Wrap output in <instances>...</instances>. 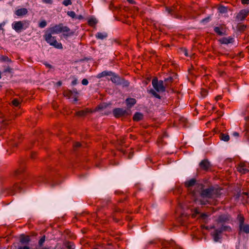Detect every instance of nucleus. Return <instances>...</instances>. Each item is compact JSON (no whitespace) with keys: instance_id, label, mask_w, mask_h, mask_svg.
Here are the masks:
<instances>
[{"instance_id":"nucleus-1","label":"nucleus","mask_w":249,"mask_h":249,"mask_svg":"<svg viewBox=\"0 0 249 249\" xmlns=\"http://www.w3.org/2000/svg\"><path fill=\"white\" fill-rule=\"evenodd\" d=\"M197 191L199 192L201 197L208 199L217 197L220 192L217 188L212 185H210L207 188H204V185L203 184H197Z\"/></svg>"},{"instance_id":"nucleus-2","label":"nucleus","mask_w":249,"mask_h":249,"mask_svg":"<svg viewBox=\"0 0 249 249\" xmlns=\"http://www.w3.org/2000/svg\"><path fill=\"white\" fill-rule=\"evenodd\" d=\"M236 220L238 225V234H249V223H245V218L244 215L241 213L238 214L237 216Z\"/></svg>"},{"instance_id":"nucleus-3","label":"nucleus","mask_w":249,"mask_h":249,"mask_svg":"<svg viewBox=\"0 0 249 249\" xmlns=\"http://www.w3.org/2000/svg\"><path fill=\"white\" fill-rule=\"evenodd\" d=\"M212 229H214V231L212 232V235L213 237V239L215 242H218L221 238L220 235L223 232L227 231L230 232L231 231V228L229 226H222L217 229H215L214 226L211 227Z\"/></svg>"},{"instance_id":"nucleus-4","label":"nucleus","mask_w":249,"mask_h":249,"mask_svg":"<svg viewBox=\"0 0 249 249\" xmlns=\"http://www.w3.org/2000/svg\"><path fill=\"white\" fill-rule=\"evenodd\" d=\"M70 29L68 26H63V23L56 24L53 27H50L46 32H49L53 35L58 34L62 32H69Z\"/></svg>"},{"instance_id":"nucleus-5","label":"nucleus","mask_w":249,"mask_h":249,"mask_svg":"<svg viewBox=\"0 0 249 249\" xmlns=\"http://www.w3.org/2000/svg\"><path fill=\"white\" fill-rule=\"evenodd\" d=\"M23 184L21 183H16L11 188H6L2 190V193L3 195H14L17 192L21 193L22 192Z\"/></svg>"},{"instance_id":"nucleus-6","label":"nucleus","mask_w":249,"mask_h":249,"mask_svg":"<svg viewBox=\"0 0 249 249\" xmlns=\"http://www.w3.org/2000/svg\"><path fill=\"white\" fill-rule=\"evenodd\" d=\"M111 76L112 77L110 78V80L116 85H121L123 88H126L129 86V82L127 80L120 77L114 72H113V74H111Z\"/></svg>"},{"instance_id":"nucleus-7","label":"nucleus","mask_w":249,"mask_h":249,"mask_svg":"<svg viewBox=\"0 0 249 249\" xmlns=\"http://www.w3.org/2000/svg\"><path fill=\"white\" fill-rule=\"evenodd\" d=\"M152 84L154 88L158 92H164L165 90V86L164 85L162 80L158 81L157 77H155L152 79Z\"/></svg>"},{"instance_id":"nucleus-8","label":"nucleus","mask_w":249,"mask_h":249,"mask_svg":"<svg viewBox=\"0 0 249 249\" xmlns=\"http://www.w3.org/2000/svg\"><path fill=\"white\" fill-rule=\"evenodd\" d=\"M199 166L201 170L208 172L212 170L213 165L208 159L202 160L199 163Z\"/></svg>"},{"instance_id":"nucleus-9","label":"nucleus","mask_w":249,"mask_h":249,"mask_svg":"<svg viewBox=\"0 0 249 249\" xmlns=\"http://www.w3.org/2000/svg\"><path fill=\"white\" fill-rule=\"evenodd\" d=\"M112 113L117 118L129 115L128 111L123 108H115L113 110Z\"/></svg>"},{"instance_id":"nucleus-10","label":"nucleus","mask_w":249,"mask_h":249,"mask_svg":"<svg viewBox=\"0 0 249 249\" xmlns=\"http://www.w3.org/2000/svg\"><path fill=\"white\" fill-rule=\"evenodd\" d=\"M199 184L198 183H196V180L193 178L189 180H187L185 182L184 185L186 188H189L190 187H192L193 186H196V190H194L192 191V194L193 196H196V192L197 191V184Z\"/></svg>"},{"instance_id":"nucleus-11","label":"nucleus","mask_w":249,"mask_h":249,"mask_svg":"<svg viewBox=\"0 0 249 249\" xmlns=\"http://www.w3.org/2000/svg\"><path fill=\"white\" fill-rule=\"evenodd\" d=\"M231 218V216L230 214L226 213V214H223L219 215L217 219H216V222L218 223H225L226 222H229Z\"/></svg>"},{"instance_id":"nucleus-12","label":"nucleus","mask_w":249,"mask_h":249,"mask_svg":"<svg viewBox=\"0 0 249 249\" xmlns=\"http://www.w3.org/2000/svg\"><path fill=\"white\" fill-rule=\"evenodd\" d=\"M214 32L219 36L226 35V27L224 25H220L219 26L214 27L213 29Z\"/></svg>"},{"instance_id":"nucleus-13","label":"nucleus","mask_w":249,"mask_h":249,"mask_svg":"<svg viewBox=\"0 0 249 249\" xmlns=\"http://www.w3.org/2000/svg\"><path fill=\"white\" fill-rule=\"evenodd\" d=\"M13 29L17 32H20L23 29V23L22 21H16L13 24Z\"/></svg>"},{"instance_id":"nucleus-14","label":"nucleus","mask_w":249,"mask_h":249,"mask_svg":"<svg viewBox=\"0 0 249 249\" xmlns=\"http://www.w3.org/2000/svg\"><path fill=\"white\" fill-rule=\"evenodd\" d=\"M49 32H46L43 36L44 39L49 44L50 42H53L56 39V37L53 36Z\"/></svg>"},{"instance_id":"nucleus-15","label":"nucleus","mask_w":249,"mask_h":249,"mask_svg":"<svg viewBox=\"0 0 249 249\" xmlns=\"http://www.w3.org/2000/svg\"><path fill=\"white\" fill-rule=\"evenodd\" d=\"M248 11L245 10H242L240 11V12L237 15L236 18L239 21H242L245 19L246 17L248 15Z\"/></svg>"},{"instance_id":"nucleus-16","label":"nucleus","mask_w":249,"mask_h":249,"mask_svg":"<svg viewBox=\"0 0 249 249\" xmlns=\"http://www.w3.org/2000/svg\"><path fill=\"white\" fill-rule=\"evenodd\" d=\"M219 41L221 44H228L233 43L234 42V38L231 37H223L220 39Z\"/></svg>"},{"instance_id":"nucleus-17","label":"nucleus","mask_w":249,"mask_h":249,"mask_svg":"<svg viewBox=\"0 0 249 249\" xmlns=\"http://www.w3.org/2000/svg\"><path fill=\"white\" fill-rule=\"evenodd\" d=\"M28 13V10L26 8H22L18 9L15 11V14L18 17L26 15Z\"/></svg>"},{"instance_id":"nucleus-18","label":"nucleus","mask_w":249,"mask_h":249,"mask_svg":"<svg viewBox=\"0 0 249 249\" xmlns=\"http://www.w3.org/2000/svg\"><path fill=\"white\" fill-rule=\"evenodd\" d=\"M237 170L241 174H246L249 171V170L245 167V165L243 163H240L237 167Z\"/></svg>"},{"instance_id":"nucleus-19","label":"nucleus","mask_w":249,"mask_h":249,"mask_svg":"<svg viewBox=\"0 0 249 249\" xmlns=\"http://www.w3.org/2000/svg\"><path fill=\"white\" fill-rule=\"evenodd\" d=\"M111 74H113L112 71H105L97 74L96 77L99 79L106 76H111Z\"/></svg>"},{"instance_id":"nucleus-20","label":"nucleus","mask_w":249,"mask_h":249,"mask_svg":"<svg viewBox=\"0 0 249 249\" xmlns=\"http://www.w3.org/2000/svg\"><path fill=\"white\" fill-rule=\"evenodd\" d=\"M108 36V34L107 33H106V32H103V33H101V32H98L96 35H95V37L98 39H101V40H103L106 38H107Z\"/></svg>"},{"instance_id":"nucleus-21","label":"nucleus","mask_w":249,"mask_h":249,"mask_svg":"<svg viewBox=\"0 0 249 249\" xmlns=\"http://www.w3.org/2000/svg\"><path fill=\"white\" fill-rule=\"evenodd\" d=\"M143 115L142 113L137 112L133 116V119L134 121H139L143 118Z\"/></svg>"},{"instance_id":"nucleus-22","label":"nucleus","mask_w":249,"mask_h":249,"mask_svg":"<svg viewBox=\"0 0 249 249\" xmlns=\"http://www.w3.org/2000/svg\"><path fill=\"white\" fill-rule=\"evenodd\" d=\"M50 45L58 49H63L62 44L61 43L58 42L56 39L53 42H50Z\"/></svg>"},{"instance_id":"nucleus-23","label":"nucleus","mask_w":249,"mask_h":249,"mask_svg":"<svg viewBox=\"0 0 249 249\" xmlns=\"http://www.w3.org/2000/svg\"><path fill=\"white\" fill-rule=\"evenodd\" d=\"M89 112H90V111L88 109H86L85 110H81L76 112V115L80 117H84Z\"/></svg>"},{"instance_id":"nucleus-24","label":"nucleus","mask_w":249,"mask_h":249,"mask_svg":"<svg viewBox=\"0 0 249 249\" xmlns=\"http://www.w3.org/2000/svg\"><path fill=\"white\" fill-rule=\"evenodd\" d=\"M173 82V78L171 76H169L168 78L165 79L164 80V85L165 87L169 88L171 85L172 82Z\"/></svg>"},{"instance_id":"nucleus-25","label":"nucleus","mask_w":249,"mask_h":249,"mask_svg":"<svg viewBox=\"0 0 249 249\" xmlns=\"http://www.w3.org/2000/svg\"><path fill=\"white\" fill-rule=\"evenodd\" d=\"M30 241L29 236L21 235L20 238V242L21 244L28 243Z\"/></svg>"},{"instance_id":"nucleus-26","label":"nucleus","mask_w":249,"mask_h":249,"mask_svg":"<svg viewBox=\"0 0 249 249\" xmlns=\"http://www.w3.org/2000/svg\"><path fill=\"white\" fill-rule=\"evenodd\" d=\"M126 103L127 106L131 107L136 103V100L134 98H128L126 100Z\"/></svg>"},{"instance_id":"nucleus-27","label":"nucleus","mask_w":249,"mask_h":249,"mask_svg":"<svg viewBox=\"0 0 249 249\" xmlns=\"http://www.w3.org/2000/svg\"><path fill=\"white\" fill-rule=\"evenodd\" d=\"M63 94L64 96L67 97L68 98H73L72 96L73 94L72 90L69 89L66 90L64 91Z\"/></svg>"},{"instance_id":"nucleus-28","label":"nucleus","mask_w":249,"mask_h":249,"mask_svg":"<svg viewBox=\"0 0 249 249\" xmlns=\"http://www.w3.org/2000/svg\"><path fill=\"white\" fill-rule=\"evenodd\" d=\"M0 61L1 62H12L11 59L5 55H0Z\"/></svg>"},{"instance_id":"nucleus-29","label":"nucleus","mask_w":249,"mask_h":249,"mask_svg":"<svg viewBox=\"0 0 249 249\" xmlns=\"http://www.w3.org/2000/svg\"><path fill=\"white\" fill-rule=\"evenodd\" d=\"M247 28V26L241 23L238 24L237 29L238 31L241 32H244Z\"/></svg>"},{"instance_id":"nucleus-30","label":"nucleus","mask_w":249,"mask_h":249,"mask_svg":"<svg viewBox=\"0 0 249 249\" xmlns=\"http://www.w3.org/2000/svg\"><path fill=\"white\" fill-rule=\"evenodd\" d=\"M221 139L225 142H228L230 140V136L228 134L222 133L220 135Z\"/></svg>"},{"instance_id":"nucleus-31","label":"nucleus","mask_w":249,"mask_h":249,"mask_svg":"<svg viewBox=\"0 0 249 249\" xmlns=\"http://www.w3.org/2000/svg\"><path fill=\"white\" fill-rule=\"evenodd\" d=\"M97 23V20L96 18H91L88 20V24L91 26L95 25Z\"/></svg>"},{"instance_id":"nucleus-32","label":"nucleus","mask_w":249,"mask_h":249,"mask_svg":"<svg viewBox=\"0 0 249 249\" xmlns=\"http://www.w3.org/2000/svg\"><path fill=\"white\" fill-rule=\"evenodd\" d=\"M24 169L23 167H21L20 169L16 171L15 173V175L16 176H20L24 172Z\"/></svg>"},{"instance_id":"nucleus-33","label":"nucleus","mask_w":249,"mask_h":249,"mask_svg":"<svg viewBox=\"0 0 249 249\" xmlns=\"http://www.w3.org/2000/svg\"><path fill=\"white\" fill-rule=\"evenodd\" d=\"M166 247H173V248H176L177 245L174 241H168L165 244Z\"/></svg>"},{"instance_id":"nucleus-34","label":"nucleus","mask_w":249,"mask_h":249,"mask_svg":"<svg viewBox=\"0 0 249 249\" xmlns=\"http://www.w3.org/2000/svg\"><path fill=\"white\" fill-rule=\"evenodd\" d=\"M218 10L220 13H226L227 12V8L224 6H219Z\"/></svg>"},{"instance_id":"nucleus-35","label":"nucleus","mask_w":249,"mask_h":249,"mask_svg":"<svg viewBox=\"0 0 249 249\" xmlns=\"http://www.w3.org/2000/svg\"><path fill=\"white\" fill-rule=\"evenodd\" d=\"M149 92L151 93L155 97L158 99H160V96L159 94H158L155 90L151 89L149 90Z\"/></svg>"},{"instance_id":"nucleus-36","label":"nucleus","mask_w":249,"mask_h":249,"mask_svg":"<svg viewBox=\"0 0 249 249\" xmlns=\"http://www.w3.org/2000/svg\"><path fill=\"white\" fill-rule=\"evenodd\" d=\"M47 25V22L46 20H43L39 23V27L41 28H43Z\"/></svg>"},{"instance_id":"nucleus-37","label":"nucleus","mask_w":249,"mask_h":249,"mask_svg":"<svg viewBox=\"0 0 249 249\" xmlns=\"http://www.w3.org/2000/svg\"><path fill=\"white\" fill-rule=\"evenodd\" d=\"M67 15L72 18H75L76 17V15L75 12L73 11H68L67 12Z\"/></svg>"},{"instance_id":"nucleus-38","label":"nucleus","mask_w":249,"mask_h":249,"mask_svg":"<svg viewBox=\"0 0 249 249\" xmlns=\"http://www.w3.org/2000/svg\"><path fill=\"white\" fill-rule=\"evenodd\" d=\"M19 101L18 99H14L12 101V104L15 107H18L19 105Z\"/></svg>"},{"instance_id":"nucleus-39","label":"nucleus","mask_w":249,"mask_h":249,"mask_svg":"<svg viewBox=\"0 0 249 249\" xmlns=\"http://www.w3.org/2000/svg\"><path fill=\"white\" fill-rule=\"evenodd\" d=\"M37 181L46 182L47 181V177L41 176L38 178Z\"/></svg>"},{"instance_id":"nucleus-40","label":"nucleus","mask_w":249,"mask_h":249,"mask_svg":"<svg viewBox=\"0 0 249 249\" xmlns=\"http://www.w3.org/2000/svg\"><path fill=\"white\" fill-rule=\"evenodd\" d=\"M45 236L44 235L39 240V242H38L39 246L40 247L42 246L43 243L45 242Z\"/></svg>"},{"instance_id":"nucleus-41","label":"nucleus","mask_w":249,"mask_h":249,"mask_svg":"<svg viewBox=\"0 0 249 249\" xmlns=\"http://www.w3.org/2000/svg\"><path fill=\"white\" fill-rule=\"evenodd\" d=\"M62 3L65 6H67L69 5H71L72 4V2L71 1V0H64L63 1Z\"/></svg>"},{"instance_id":"nucleus-42","label":"nucleus","mask_w":249,"mask_h":249,"mask_svg":"<svg viewBox=\"0 0 249 249\" xmlns=\"http://www.w3.org/2000/svg\"><path fill=\"white\" fill-rule=\"evenodd\" d=\"M109 8L110 10H114L117 9V7L114 5V4L112 2H111L109 5Z\"/></svg>"},{"instance_id":"nucleus-43","label":"nucleus","mask_w":249,"mask_h":249,"mask_svg":"<svg viewBox=\"0 0 249 249\" xmlns=\"http://www.w3.org/2000/svg\"><path fill=\"white\" fill-rule=\"evenodd\" d=\"M81 146V144L79 143V142H76L73 144V147L74 150L76 149L77 147H80Z\"/></svg>"},{"instance_id":"nucleus-44","label":"nucleus","mask_w":249,"mask_h":249,"mask_svg":"<svg viewBox=\"0 0 249 249\" xmlns=\"http://www.w3.org/2000/svg\"><path fill=\"white\" fill-rule=\"evenodd\" d=\"M81 83L82 85L86 86L89 84V81L87 79L85 78L82 80Z\"/></svg>"},{"instance_id":"nucleus-45","label":"nucleus","mask_w":249,"mask_h":249,"mask_svg":"<svg viewBox=\"0 0 249 249\" xmlns=\"http://www.w3.org/2000/svg\"><path fill=\"white\" fill-rule=\"evenodd\" d=\"M201 94L203 97H205L207 94V91L206 89H202L201 91Z\"/></svg>"},{"instance_id":"nucleus-46","label":"nucleus","mask_w":249,"mask_h":249,"mask_svg":"<svg viewBox=\"0 0 249 249\" xmlns=\"http://www.w3.org/2000/svg\"><path fill=\"white\" fill-rule=\"evenodd\" d=\"M12 71V69L10 68L9 67H8L6 69H5L4 71V72H9L11 73Z\"/></svg>"},{"instance_id":"nucleus-47","label":"nucleus","mask_w":249,"mask_h":249,"mask_svg":"<svg viewBox=\"0 0 249 249\" xmlns=\"http://www.w3.org/2000/svg\"><path fill=\"white\" fill-rule=\"evenodd\" d=\"M209 20H210V18L208 17V18H203V19H202L201 21V23L208 22L209 21Z\"/></svg>"},{"instance_id":"nucleus-48","label":"nucleus","mask_w":249,"mask_h":249,"mask_svg":"<svg viewBox=\"0 0 249 249\" xmlns=\"http://www.w3.org/2000/svg\"><path fill=\"white\" fill-rule=\"evenodd\" d=\"M42 2L45 3L52 4L53 3V0H42Z\"/></svg>"},{"instance_id":"nucleus-49","label":"nucleus","mask_w":249,"mask_h":249,"mask_svg":"<svg viewBox=\"0 0 249 249\" xmlns=\"http://www.w3.org/2000/svg\"><path fill=\"white\" fill-rule=\"evenodd\" d=\"M166 10L168 12V13H169L170 14H172L173 9H172L170 8H168V7H166Z\"/></svg>"},{"instance_id":"nucleus-50","label":"nucleus","mask_w":249,"mask_h":249,"mask_svg":"<svg viewBox=\"0 0 249 249\" xmlns=\"http://www.w3.org/2000/svg\"><path fill=\"white\" fill-rule=\"evenodd\" d=\"M84 18V17L82 15H76V17L75 18V19H78L79 20H81Z\"/></svg>"},{"instance_id":"nucleus-51","label":"nucleus","mask_w":249,"mask_h":249,"mask_svg":"<svg viewBox=\"0 0 249 249\" xmlns=\"http://www.w3.org/2000/svg\"><path fill=\"white\" fill-rule=\"evenodd\" d=\"M98 109H102L104 108H106V105H100L98 106Z\"/></svg>"},{"instance_id":"nucleus-52","label":"nucleus","mask_w":249,"mask_h":249,"mask_svg":"<svg viewBox=\"0 0 249 249\" xmlns=\"http://www.w3.org/2000/svg\"><path fill=\"white\" fill-rule=\"evenodd\" d=\"M242 3L244 4H248L249 3V0H241Z\"/></svg>"},{"instance_id":"nucleus-53","label":"nucleus","mask_w":249,"mask_h":249,"mask_svg":"<svg viewBox=\"0 0 249 249\" xmlns=\"http://www.w3.org/2000/svg\"><path fill=\"white\" fill-rule=\"evenodd\" d=\"M182 51L185 56H188L189 55L187 52V50L186 49H183Z\"/></svg>"},{"instance_id":"nucleus-54","label":"nucleus","mask_w":249,"mask_h":249,"mask_svg":"<svg viewBox=\"0 0 249 249\" xmlns=\"http://www.w3.org/2000/svg\"><path fill=\"white\" fill-rule=\"evenodd\" d=\"M44 65H45L47 68H49V69H52V68H53V66H52L51 65H50V64H48V63H44Z\"/></svg>"},{"instance_id":"nucleus-55","label":"nucleus","mask_w":249,"mask_h":249,"mask_svg":"<svg viewBox=\"0 0 249 249\" xmlns=\"http://www.w3.org/2000/svg\"><path fill=\"white\" fill-rule=\"evenodd\" d=\"M18 249H30V248L28 246H24L23 247H19Z\"/></svg>"},{"instance_id":"nucleus-56","label":"nucleus","mask_w":249,"mask_h":249,"mask_svg":"<svg viewBox=\"0 0 249 249\" xmlns=\"http://www.w3.org/2000/svg\"><path fill=\"white\" fill-rule=\"evenodd\" d=\"M208 202V201L207 200L205 201V200H200V204H201V205H206V204L207 203V202Z\"/></svg>"},{"instance_id":"nucleus-57","label":"nucleus","mask_w":249,"mask_h":249,"mask_svg":"<svg viewBox=\"0 0 249 249\" xmlns=\"http://www.w3.org/2000/svg\"><path fill=\"white\" fill-rule=\"evenodd\" d=\"M77 84V79H74V80H73L72 81V82H71V84H72V85H76V84Z\"/></svg>"},{"instance_id":"nucleus-58","label":"nucleus","mask_w":249,"mask_h":249,"mask_svg":"<svg viewBox=\"0 0 249 249\" xmlns=\"http://www.w3.org/2000/svg\"><path fill=\"white\" fill-rule=\"evenodd\" d=\"M67 248L69 249H74V246L73 245H68L67 246Z\"/></svg>"},{"instance_id":"nucleus-59","label":"nucleus","mask_w":249,"mask_h":249,"mask_svg":"<svg viewBox=\"0 0 249 249\" xmlns=\"http://www.w3.org/2000/svg\"><path fill=\"white\" fill-rule=\"evenodd\" d=\"M222 98V96L221 95H217L215 97V99L216 101H218L219 100H220Z\"/></svg>"},{"instance_id":"nucleus-60","label":"nucleus","mask_w":249,"mask_h":249,"mask_svg":"<svg viewBox=\"0 0 249 249\" xmlns=\"http://www.w3.org/2000/svg\"><path fill=\"white\" fill-rule=\"evenodd\" d=\"M233 136L235 137H238L239 136V133L237 132H234L232 134Z\"/></svg>"},{"instance_id":"nucleus-61","label":"nucleus","mask_w":249,"mask_h":249,"mask_svg":"<svg viewBox=\"0 0 249 249\" xmlns=\"http://www.w3.org/2000/svg\"><path fill=\"white\" fill-rule=\"evenodd\" d=\"M133 152H130L129 154V155H128V158L129 159H131L132 157H133Z\"/></svg>"},{"instance_id":"nucleus-62","label":"nucleus","mask_w":249,"mask_h":249,"mask_svg":"<svg viewBox=\"0 0 249 249\" xmlns=\"http://www.w3.org/2000/svg\"><path fill=\"white\" fill-rule=\"evenodd\" d=\"M36 156V153H32L31 154V157L32 159H34Z\"/></svg>"},{"instance_id":"nucleus-63","label":"nucleus","mask_w":249,"mask_h":249,"mask_svg":"<svg viewBox=\"0 0 249 249\" xmlns=\"http://www.w3.org/2000/svg\"><path fill=\"white\" fill-rule=\"evenodd\" d=\"M127 1L131 4H134L135 3L133 0H127Z\"/></svg>"},{"instance_id":"nucleus-64","label":"nucleus","mask_w":249,"mask_h":249,"mask_svg":"<svg viewBox=\"0 0 249 249\" xmlns=\"http://www.w3.org/2000/svg\"><path fill=\"white\" fill-rule=\"evenodd\" d=\"M56 85H57L58 86H61V85H62V82H61V81H59L57 82L56 83Z\"/></svg>"}]
</instances>
